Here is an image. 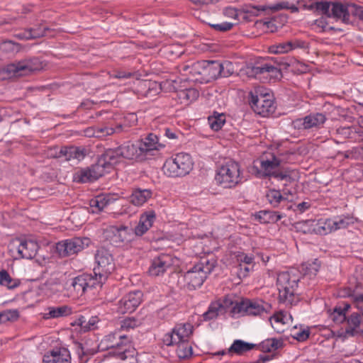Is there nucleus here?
<instances>
[{"label":"nucleus","mask_w":363,"mask_h":363,"mask_svg":"<svg viewBox=\"0 0 363 363\" xmlns=\"http://www.w3.org/2000/svg\"><path fill=\"white\" fill-rule=\"evenodd\" d=\"M220 77H228L231 76L234 72V66L231 62L225 61L223 63H220Z\"/></svg>","instance_id":"53"},{"label":"nucleus","mask_w":363,"mask_h":363,"mask_svg":"<svg viewBox=\"0 0 363 363\" xmlns=\"http://www.w3.org/2000/svg\"><path fill=\"white\" fill-rule=\"evenodd\" d=\"M294 288L289 286L284 288H277L279 291V298L281 302H288L291 303L294 300Z\"/></svg>","instance_id":"41"},{"label":"nucleus","mask_w":363,"mask_h":363,"mask_svg":"<svg viewBox=\"0 0 363 363\" xmlns=\"http://www.w3.org/2000/svg\"><path fill=\"white\" fill-rule=\"evenodd\" d=\"M119 149L123 158L133 160L144 156L140 152L141 147L137 142L134 144L121 145Z\"/></svg>","instance_id":"25"},{"label":"nucleus","mask_w":363,"mask_h":363,"mask_svg":"<svg viewBox=\"0 0 363 363\" xmlns=\"http://www.w3.org/2000/svg\"><path fill=\"white\" fill-rule=\"evenodd\" d=\"M62 289V285L58 279H50L47 281V293L49 291V296L55 294L60 291Z\"/></svg>","instance_id":"52"},{"label":"nucleus","mask_w":363,"mask_h":363,"mask_svg":"<svg viewBox=\"0 0 363 363\" xmlns=\"http://www.w3.org/2000/svg\"><path fill=\"white\" fill-rule=\"evenodd\" d=\"M234 25H235V23H233L225 22V23H223L220 24L211 25V27L215 28L216 30L228 31V30H230L233 27Z\"/></svg>","instance_id":"60"},{"label":"nucleus","mask_w":363,"mask_h":363,"mask_svg":"<svg viewBox=\"0 0 363 363\" xmlns=\"http://www.w3.org/2000/svg\"><path fill=\"white\" fill-rule=\"evenodd\" d=\"M95 259L97 267L94 269V273L95 278H98V284L101 286L114 269L113 259L107 250L101 248L97 250Z\"/></svg>","instance_id":"6"},{"label":"nucleus","mask_w":363,"mask_h":363,"mask_svg":"<svg viewBox=\"0 0 363 363\" xmlns=\"http://www.w3.org/2000/svg\"><path fill=\"white\" fill-rule=\"evenodd\" d=\"M330 318L336 323H342L346 321V314L342 313L339 307H335L333 311L330 313Z\"/></svg>","instance_id":"56"},{"label":"nucleus","mask_w":363,"mask_h":363,"mask_svg":"<svg viewBox=\"0 0 363 363\" xmlns=\"http://www.w3.org/2000/svg\"><path fill=\"white\" fill-rule=\"evenodd\" d=\"M266 64L261 66H250L247 67V74L251 77L259 78L262 79L263 77H259L260 75L265 76Z\"/></svg>","instance_id":"49"},{"label":"nucleus","mask_w":363,"mask_h":363,"mask_svg":"<svg viewBox=\"0 0 363 363\" xmlns=\"http://www.w3.org/2000/svg\"><path fill=\"white\" fill-rule=\"evenodd\" d=\"M349 13L354 16L358 17L363 21V7L357 6L354 4H349Z\"/></svg>","instance_id":"57"},{"label":"nucleus","mask_w":363,"mask_h":363,"mask_svg":"<svg viewBox=\"0 0 363 363\" xmlns=\"http://www.w3.org/2000/svg\"><path fill=\"white\" fill-rule=\"evenodd\" d=\"M177 354L179 359H187L192 355V347L188 342H184L178 345Z\"/></svg>","instance_id":"46"},{"label":"nucleus","mask_w":363,"mask_h":363,"mask_svg":"<svg viewBox=\"0 0 363 363\" xmlns=\"http://www.w3.org/2000/svg\"><path fill=\"white\" fill-rule=\"evenodd\" d=\"M172 264L173 259L171 255L160 254L152 260L148 272L150 276L157 277L163 274Z\"/></svg>","instance_id":"16"},{"label":"nucleus","mask_w":363,"mask_h":363,"mask_svg":"<svg viewBox=\"0 0 363 363\" xmlns=\"http://www.w3.org/2000/svg\"><path fill=\"white\" fill-rule=\"evenodd\" d=\"M138 325V321L135 318H125L122 321V328H134Z\"/></svg>","instance_id":"61"},{"label":"nucleus","mask_w":363,"mask_h":363,"mask_svg":"<svg viewBox=\"0 0 363 363\" xmlns=\"http://www.w3.org/2000/svg\"><path fill=\"white\" fill-rule=\"evenodd\" d=\"M282 345L283 342L281 340L269 338L262 341L259 345H257L256 347L263 352H271L281 347Z\"/></svg>","instance_id":"32"},{"label":"nucleus","mask_w":363,"mask_h":363,"mask_svg":"<svg viewBox=\"0 0 363 363\" xmlns=\"http://www.w3.org/2000/svg\"><path fill=\"white\" fill-rule=\"evenodd\" d=\"M139 146L141 147L140 152L143 155H146L148 152L157 150L158 146V137L153 134L150 133L144 139L138 141Z\"/></svg>","instance_id":"26"},{"label":"nucleus","mask_w":363,"mask_h":363,"mask_svg":"<svg viewBox=\"0 0 363 363\" xmlns=\"http://www.w3.org/2000/svg\"><path fill=\"white\" fill-rule=\"evenodd\" d=\"M231 311L233 313H243L247 315H257L265 311V308L261 302L246 299L235 302Z\"/></svg>","instance_id":"14"},{"label":"nucleus","mask_w":363,"mask_h":363,"mask_svg":"<svg viewBox=\"0 0 363 363\" xmlns=\"http://www.w3.org/2000/svg\"><path fill=\"white\" fill-rule=\"evenodd\" d=\"M86 155V150L79 147H64L60 148L57 146L50 147L47 150V157L50 158H63L65 161L76 160L80 161Z\"/></svg>","instance_id":"8"},{"label":"nucleus","mask_w":363,"mask_h":363,"mask_svg":"<svg viewBox=\"0 0 363 363\" xmlns=\"http://www.w3.org/2000/svg\"><path fill=\"white\" fill-rule=\"evenodd\" d=\"M45 33V27L43 26L38 28V30L35 29H30L28 31H26L23 36H21L22 38L26 39H31V38H37L42 36H44Z\"/></svg>","instance_id":"55"},{"label":"nucleus","mask_w":363,"mask_h":363,"mask_svg":"<svg viewBox=\"0 0 363 363\" xmlns=\"http://www.w3.org/2000/svg\"><path fill=\"white\" fill-rule=\"evenodd\" d=\"M256 347L257 345L255 344L246 342L241 340H235L228 348L227 352L229 354H236L238 355H242Z\"/></svg>","instance_id":"28"},{"label":"nucleus","mask_w":363,"mask_h":363,"mask_svg":"<svg viewBox=\"0 0 363 363\" xmlns=\"http://www.w3.org/2000/svg\"><path fill=\"white\" fill-rule=\"evenodd\" d=\"M256 216L261 223H270L277 222L283 217V215L278 211H261Z\"/></svg>","instance_id":"31"},{"label":"nucleus","mask_w":363,"mask_h":363,"mask_svg":"<svg viewBox=\"0 0 363 363\" xmlns=\"http://www.w3.org/2000/svg\"><path fill=\"white\" fill-rule=\"evenodd\" d=\"M193 164L190 155L179 152L166 160L163 165V170L169 177H184L189 174L193 169Z\"/></svg>","instance_id":"1"},{"label":"nucleus","mask_w":363,"mask_h":363,"mask_svg":"<svg viewBox=\"0 0 363 363\" xmlns=\"http://www.w3.org/2000/svg\"><path fill=\"white\" fill-rule=\"evenodd\" d=\"M69 354L65 349H60L52 351L50 355H47V363H69Z\"/></svg>","instance_id":"33"},{"label":"nucleus","mask_w":363,"mask_h":363,"mask_svg":"<svg viewBox=\"0 0 363 363\" xmlns=\"http://www.w3.org/2000/svg\"><path fill=\"white\" fill-rule=\"evenodd\" d=\"M96 285H99L98 278H95L90 274L78 276L74 278L71 282V287L77 296H82L84 294L87 287H94Z\"/></svg>","instance_id":"18"},{"label":"nucleus","mask_w":363,"mask_h":363,"mask_svg":"<svg viewBox=\"0 0 363 363\" xmlns=\"http://www.w3.org/2000/svg\"><path fill=\"white\" fill-rule=\"evenodd\" d=\"M96 138H103L114 133L113 128L111 127H96Z\"/></svg>","instance_id":"58"},{"label":"nucleus","mask_w":363,"mask_h":363,"mask_svg":"<svg viewBox=\"0 0 363 363\" xmlns=\"http://www.w3.org/2000/svg\"><path fill=\"white\" fill-rule=\"evenodd\" d=\"M9 251L15 259H33L39 249L38 242L33 239L16 238L9 245Z\"/></svg>","instance_id":"5"},{"label":"nucleus","mask_w":363,"mask_h":363,"mask_svg":"<svg viewBox=\"0 0 363 363\" xmlns=\"http://www.w3.org/2000/svg\"><path fill=\"white\" fill-rule=\"evenodd\" d=\"M223 309L220 301L212 303L208 311L203 315L204 320H209L218 317L219 312Z\"/></svg>","instance_id":"38"},{"label":"nucleus","mask_w":363,"mask_h":363,"mask_svg":"<svg viewBox=\"0 0 363 363\" xmlns=\"http://www.w3.org/2000/svg\"><path fill=\"white\" fill-rule=\"evenodd\" d=\"M137 123H138V117H137V115L134 113H128L124 117L123 123L128 128L135 125L137 124Z\"/></svg>","instance_id":"59"},{"label":"nucleus","mask_w":363,"mask_h":363,"mask_svg":"<svg viewBox=\"0 0 363 363\" xmlns=\"http://www.w3.org/2000/svg\"><path fill=\"white\" fill-rule=\"evenodd\" d=\"M104 174L103 169L96 162L89 167L77 170L73 176V181L78 183L92 182Z\"/></svg>","instance_id":"12"},{"label":"nucleus","mask_w":363,"mask_h":363,"mask_svg":"<svg viewBox=\"0 0 363 363\" xmlns=\"http://www.w3.org/2000/svg\"><path fill=\"white\" fill-rule=\"evenodd\" d=\"M19 317V313L16 309L6 310L1 311V323H5L8 321H15Z\"/></svg>","instance_id":"51"},{"label":"nucleus","mask_w":363,"mask_h":363,"mask_svg":"<svg viewBox=\"0 0 363 363\" xmlns=\"http://www.w3.org/2000/svg\"><path fill=\"white\" fill-rule=\"evenodd\" d=\"M0 285L13 289L18 285V282L13 279L6 271L2 270L0 272Z\"/></svg>","instance_id":"44"},{"label":"nucleus","mask_w":363,"mask_h":363,"mask_svg":"<svg viewBox=\"0 0 363 363\" xmlns=\"http://www.w3.org/2000/svg\"><path fill=\"white\" fill-rule=\"evenodd\" d=\"M40 69L41 66L37 60H24L8 65L4 70L10 77H19Z\"/></svg>","instance_id":"9"},{"label":"nucleus","mask_w":363,"mask_h":363,"mask_svg":"<svg viewBox=\"0 0 363 363\" xmlns=\"http://www.w3.org/2000/svg\"><path fill=\"white\" fill-rule=\"evenodd\" d=\"M203 65V82L216 79L220 75V62L216 61H206Z\"/></svg>","instance_id":"27"},{"label":"nucleus","mask_w":363,"mask_h":363,"mask_svg":"<svg viewBox=\"0 0 363 363\" xmlns=\"http://www.w3.org/2000/svg\"><path fill=\"white\" fill-rule=\"evenodd\" d=\"M341 19L345 23L350 22L349 4L332 2L330 18Z\"/></svg>","instance_id":"23"},{"label":"nucleus","mask_w":363,"mask_h":363,"mask_svg":"<svg viewBox=\"0 0 363 363\" xmlns=\"http://www.w3.org/2000/svg\"><path fill=\"white\" fill-rule=\"evenodd\" d=\"M357 221V218L350 216H343L336 218L335 220L327 219L323 225L320 227L324 234L330 233L340 229L347 228L349 225Z\"/></svg>","instance_id":"15"},{"label":"nucleus","mask_w":363,"mask_h":363,"mask_svg":"<svg viewBox=\"0 0 363 363\" xmlns=\"http://www.w3.org/2000/svg\"><path fill=\"white\" fill-rule=\"evenodd\" d=\"M155 219V213L153 211H147L141 215L139 223L135 228L136 235H143L152 225Z\"/></svg>","instance_id":"24"},{"label":"nucleus","mask_w":363,"mask_h":363,"mask_svg":"<svg viewBox=\"0 0 363 363\" xmlns=\"http://www.w3.org/2000/svg\"><path fill=\"white\" fill-rule=\"evenodd\" d=\"M89 242L87 238H73L52 245L47 242V246L50 245L52 256L66 257L82 251L85 246H88Z\"/></svg>","instance_id":"3"},{"label":"nucleus","mask_w":363,"mask_h":363,"mask_svg":"<svg viewBox=\"0 0 363 363\" xmlns=\"http://www.w3.org/2000/svg\"><path fill=\"white\" fill-rule=\"evenodd\" d=\"M173 89L177 92V96L181 104H188L199 96V91L196 89L189 88L178 91L174 85H173Z\"/></svg>","instance_id":"30"},{"label":"nucleus","mask_w":363,"mask_h":363,"mask_svg":"<svg viewBox=\"0 0 363 363\" xmlns=\"http://www.w3.org/2000/svg\"><path fill=\"white\" fill-rule=\"evenodd\" d=\"M294 49V44L291 41L282 43L269 48V52L274 54L285 53Z\"/></svg>","instance_id":"48"},{"label":"nucleus","mask_w":363,"mask_h":363,"mask_svg":"<svg viewBox=\"0 0 363 363\" xmlns=\"http://www.w3.org/2000/svg\"><path fill=\"white\" fill-rule=\"evenodd\" d=\"M310 332L308 330H303L293 335L297 340L301 342L306 340L309 337Z\"/></svg>","instance_id":"64"},{"label":"nucleus","mask_w":363,"mask_h":363,"mask_svg":"<svg viewBox=\"0 0 363 363\" xmlns=\"http://www.w3.org/2000/svg\"><path fill=\"white\" fill-rule=\"evenodd\" d=\"M47 311H48V313H47V319L67 316L72 313L71 308L66 305L58 307H48Z\"/></svg>","instance_id":"34"},{"label":"nucleus","mask_w":363,"mask_h":363,"mask_svg":"<svg viewBox=\"0 0 363 363\" xmlns=\"http://www.w3.org/2000/svg\"><path fill=\"white\" fill-rule=\"evenodd\" d=\"M143 294L140 291L130 292L121 300L118 311L121 313H132L140 305Z\"/></svg>","instance_id":"17"},{"label":"nucleus","mask_w":363,"mask_h":363,"mask_svg":"<svg viewBox=\"0 0 363 363\" xmlns=\"http://www.w3.org/2000/svg\"><path fill=\"white\" fill-rule=\"evenodd\" d=\"M131 230L125 225L110 226L104 232L105 240L114 247H121L130 241Z\"/></svg>","instance_id":"10"},{"label":"nucleus","mask_w":363,"mask_h":363,"mask_svg":"<svg viewBox=\"0 0 363 363\" xmlns=\"http://www.w3.org/2000/svg\"><path fill=\"white\" fill-rule=\"evenodd\" d=\"M346 321L348 327L345 331L340 335V337L347 338V337H354L357 334H363L362 330H357L361 324V315L357 313L351 314L348 318L346 317Z\"/></svg>","instance_id":"21"},{"label":"nucleus","mask_w":363,"mask_h":363,"mask_svg":"<svg viewBox=\"0 0 363 363\" xmlns=\"http://www.w3.org/2000/svg\"><path fill=\"white\" fill-rule=\"evenodd\" d=\"M250 99L249 103L255 113L263 116L272 113L274 111V101L267 98V95H255L250 93Z\"/></svg>","instance_id":"11"},{"label":"nucleus","mask_w":363,"mask_h":363,"mask_svg":"<svg viewBox=\"0 0 363 363\" xmlns=\"http://www.w3.org/2000/svg\"><path fill=\"white\" fill-rule=\"evenodd\" d=\"M109 200L103 196H98L90 201L93 213H99L107 206Z\"/></svg>","instance_id":"40"},{"label":"nucleus","mask_w":363,"mask_h":363,"mask_svg":"<svg viewBox=\"0 0 363 363\" xmlns=\"http://www.w3.org/2000/svg\"><path fill=\"white\" fill-rule=\"evenodd\" d=\"M265 76L263 79H267L268 77L279 79L282 77V74L280 68H277L274 66L266 64Z\"/></svg>","instance_id":"50"},{"label":"nucleus","mask_w":363,"mask_h":363,"mask_svg":"<svg viewBox=\"0 0 363 363\" xmlns=\"http://www.w3.org/2000/svg\"><path fill=\"white\" fill-rule=\"evenodd\" d=\"M152 196V191L150 189H136L133 191L130 196V202L135 206H141Z\"/></svg>","instance_id":"29"},{"label":"nucleus","mask_w":363,"mask_h":363,"mask_svg":"<svg viewBox=\"0 0 363 363\" xmlns=\"http://www.w3.org/2000/svg\"><path fill=\"white\" fill-rule=\"evenodd\" d=\"M269 9L272 10V11H277L281 9H289V4L287 1H282L277 3L273 6L267 7Z\"/></svg>","instance_id":"63"},{"label":"nucleus","mask_w":363,"mask_h":363,"mask_svg":"<svg viewBox=\"0 0 363 363\" xmlns=\"http://www.w3.org/2000/svg\"><path fill=\"white\" fill-rule=\"evenodd\" d=\"M161 84L155 81H140L138 82V93L149 99H153L160 93Z\"/></svg>","instance_id":"20"},{"label":"nucleus","mask_w":363,"mask_h":363,"mask_svg":"<svg viewBox=\"0 0 363 363\" xmlns=\"http://www.w3.org/2000/svg\"><path fill=\"white\" fill-rule=\"evenodd\" d=\"M164 343L167 346H171L174 345H179L184 342V341L179 336L178 333L175 332L173 329L172 333H167L164 335L163 338Z\"/></svg>","instance_id":"47"},{"label":"nucleus","mask_w":363,"mask_h":363,"mask_svg":"<svg viewBox=\"0 0 363 363\" xmlns=\"http://www.w3.org/2000/svg\"><path fill=\"white\" fill-rule=\"evenodd\" d=\"M97 322L96 317H91L89 318H87L84 316H80L79 318H77L74 323H72V325H79L81 327V330L84 332L89 331L91 330L94 325Z\"/></svg>","instance_id":"36"},{"label":"nucleus","mask_w":363,"mask_h":363,"mask_svg":"<svg viewBox=\"0 0 363 363\" xmlns=\"http://www.w3.org/2000/svg\"><path fill=\"white\" fill-rule=\"evenodd\" d=\"M326 121V117L323 113H313L305 117V123L307 129L319 128Z\"/></svg>","instance_id":"35"},{"label":"nucleus","mask_w":363,"mask_h":363,"mask_svg":"<svg viewBox=\"0 0 363 363\" xmlns=\"http://www.w3.org/2000/svg\"><path fill=\"white\" fill-rule=\"evenodd\" d=\"M266 197L269 203L274 207L277 206L281 201L286 200V199L281 194V192L275 189H270L267 192Z\"/></svg>","instance_id":"45"},{"label":"nucleus","mask_w":363,"mask_h":363,"mask_svg":"<svg viewBox=\"0 0 363 363\" xmlns=\"http://www.w3.org/2000/svg\"><path fill=\"white\" fill-rule=\"evenodd\" d=\"M240 166L235 162H229L218 170L215 179L224 188H232L240 182Z\"/></svg>","instance_id":"7"},{"label":"nucleus","mask_w":363,"mask_h":363,"mask_svg":"<svg viewBox=\"0 0 363 363\" xmlns=\"http://www.w3.org/2000/svg\"><path fill=\"white\" fill-rule=\"evenodd\" d=\"M223 13L225 16H227L228 18H232L235 20H238V11L235 8H233V7L225 8L223 11Z\"/></svg>","instance_id":"62"},{"label":"nucleus","mask_w":363,"mask_h":363,"mask_svg":"<svg viewBox=\"0 0 363 363\" xmlns=\"http://www.w3.org/2000/svg\"><path fill=\"white\" fill-rule=\"evenodd\" d=\"M281 160L272 153L264 154L260 159V167L262 172V177H274L277 180L290 182L291 177L286 171H282L279 167Z\"/></svg>","instance_id":"4"},{"label":"nucleus","mask_w":363,"mask_h":363,"mask_svg":"<svg viewBox=\"0 0 363 363\" xmlns=\"http://www.w3.org/2000/svg\"><path fill=\"white\" fill-rule=\"evenodd\" d=\"M332 2L328 1H317L310 6V9H315V12L322 13L326 17L330 18V7Z\"/></svg>","instance_id":"42"},{"label":"nucleus","mask_w":363,"mask_h":363,"mask_svg":"<svg viewBox=\"0 0 363 363\" xmlns=\"http://www.w3.org/2000/svg\"><path fill=\"white\" fill-rule=\"evenodd\" d=\"M208 123L211 128L217 131L220 130L225 122V116L223 113H214L213 116L208 117Z\"/></svg>","instance_id":"39"},{"label":"nucleus","mask_w":363,"mask_h":363,"mask_svg":"<svg viewBox=\"0 0 363 363\" xmlns=\"http://www.w3.org/2000/svg\"><path fill=\"white\" fill-rule=\"evenodd\" d=\"M121 151L119 147L115 149L106 150L99 158L97 163L103 169V172L105 173L106 169L112 168V167L120 162Z\"/></svg>","instance_id":"19"},{"label":"nucleus","mask_w":363,"mask_h":363,"mask_svg":"<svg viewBox=\"0 0 363 363\" xmlns=\"http://www.w3.org/2000/svg\"><path fill=\"white\" fill-rule=\"evenodd\" d=\"M203 65H206V61L184 65L181 67L180 72L186 77L185 80L202 83L204 79Z\"/></svg>","instance_id":"13"},{"label":"nucleus","mask_w":363,"mask_h":363,"mask_svg":"<svg viewBox=\"0 0 363 363\" xmlns=\"http://www.w3.org/2000/svg\"><path fill=\"white\" fill-rule=\"evenodd\" d=\"M320 266V262L318 261V259H315L311 263L302 264L301 272L305 276L308 275L310 277H314L318 272Z\"/></svg>","instance_id":"43"},{"label":"nucleus","mask_w":363,"mask_h":363,"mask_svg":"<svg viewBox=\"0 0 363 363\" xmlns=\"http://www.w3.org/2000/svg\"><path fill=\"white\" fill-rule=\"evenodd\" d=\"M120 342L116 345H112L108 348H116L118 349V352H116V355L118 356L121 359L125 360L128 358L133 362L136 361L135 358V351L134 349L130 350V345H127L126 343L123 340L126 341V337L125 335L119 336Z\"/></svg>","instance_id":"22"},{"label":"nucleus","mask_w":363,"mask_h":363,"mask_svg":"<svg viewBox=\"0 0 363 363\" xmlns=\"http://www.w3.org/2000/svg\"><path fill=\"white\" fill-rule=\"evenodd\" d=\"M216 264V261L214 259L201 258L200 262L189 270L184 276L189 289H195L201 286L206 279L207 275L215 267Z\"/></svg>","instance_id":"2"},{"label":"nucleus","mask_w":363,"mask_h":363,"mask_svg":"<svg viewBox=\"0 0 363 363\" xmlns=\"http://www.w3.org/2000/svg\"><path fill=\"white\" fill-rule=\"evenodd\" d=\"M298 279L291 280V277L289 272H284L279 273L277 277V288H284V286H297Z\"/></svg>","instance_id":"37"},{"label":"nucleus","mask_w":363,"mask_h":363,"mask_svg":"<svg viewBox=\"0 0 363 363\" xmlns=\"http://www.w3.org/2000/svg\"><path fill=\"white\" fill-rule=\"evenodd\" d=\"M345 295L352 297L356 307L362 311V315L363 316V294L355 295L354 290L352 291L349 288Z\"/></svg>","instance_id":"54"}]
</instances>
